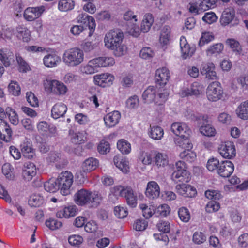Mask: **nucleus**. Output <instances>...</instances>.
I'll return each instance as SVG.
<instances>
[{
    "mask_svg": "<svg viewBox=\"0 0 248 248\" xmlns=\"http://www.w3.org/2000/svg\"><path fill=\"white\" fill-rule=\"evenodd\" d=\"M171 130L179 137H190L191 131L189 127L184 123L174 122L171 124Z\"/></svg>",
    "mask_w": 248,
    "mask_h": 248,
    "instance_id": "14",
    "label": "nucleus"
},
{
    "mask_svg": "<svg viewBox=\"0 0 248 248\" xmlns=\"http://www.w3.org/2000/svg\"><path fill=\"white\" fill-rule=\"evenodd\" d=\"M206 240V236L205 234L202 232L196 231L193 234L192 241L195 244L201 245L203 244Z\"/></svg>",
    "mask_w": 248,
    "mask_h": 248,
    "instance_id": "53",
    "label": "nucleus"
},
{
    "mask_svg": "<svg viewBox=\"0 0 248 248\" xmlns=\"http://www.w3.org/2000/svg\"><path fill=\"white\" fill-rule=\"evenodd\" d=\"M170 28L168 26H164L161 30L159 41L162 46L168 45L170 42Z\"/></svg>",
    "mask_w": 248,
    "mask_h": 248,
    "instance_id": "34",
    "label": "nucleus"
},
{
    "mask_svg": "<svg viewBox=\"0 0 248 248\" xmlns=\"http://www.w3.org/2000/svg\"><path fill=\"white\" fill-rule=\"evenodd\" d=\"M140 207L142 210L143 216L146 219L150 218L153 214H155V207L154 206L148 207L145 204H141Z\"/></svg>",
    "mask_w": 248,
    "mask_h": 248,
    "instance_id": "46",
    "label": "nucleus"
},
{
    "mask_svg": "<svg viewBox=\"0 0 248 248\" xmlns=\"http://www.w3.org/2000/svg\"><path fill=\"white\" fill-rule=\"evenodd\" d=\"M8 90L10 93L14 96H18L21 93V88L18 83L12 81L8 85Z\"/></svg>",
    "mask_w": 248,
    "mask_h": 248,
    "instance_id": "56",
    "label": "nucleus"
},
{
    "mask_svg": "<svg viewBox=\"0 0 248 248\" xmlns=\"http://www.w3.org/2000/svg\"><path fill=\"white\" fill-rule=\"evenodd\" d=\"M220 155L225 158L232 159L236 155V150L233 142L230 141L222 142L218 148Z\"/></svg>",
    "mask_w": 248,
    "mask_h": 248,
    "instance_id": "9",
    "label": "nucleus"
},
{
    "mask_svg": "<svg viewBox=\"0 0 248 248\" xmlns=\"http://www.w3.org/2000/svg\"><path fill=\"white\" fill-rule=\"evenodd\" d=\"M7 116L10 122L14 125L18 124L19 122L18 116L15 109L11 107H7L5 108V116Z\"/></svg>",
    "mask_w": 248,
    "mask_h": 248,
    "instance_id": "36",
    "label": "nucleus"
},
{
    "mask_svg": "<svg viewBox=\"0 0 248 248\" xmlns=\"http://www.w3.org/2000/svg\"><path fill=\"white\" fill-rule=\"evenodd\" d=\"M78 20L79 22L88 27L89 30L88 36L89 37L92 36L96 28V23L94 18L86 14L81 13L78 15Z\"/></svg>",
    "mask_w": 248,
    "mask_h": 248,
    "instance_id": "15",
    "label": "nucleus"
},
{
    "mask_svg": "<svg viewBox=\"0 0 248 248\" xmlns=\"http://www.w3.org/2000/svg\"><path fill=\"white\" fill-rule=\"evenodd\" d=\"M45 189L50 193H54L60 189L57 181L55 179H50L44 184Z\"/></svg>",
    "mask_w": 248,
    "mask_h": 248,
    "instance_id": "41",
    "label": "nucleus"
},
{
    "mask_svg": "<svg viewBox=\"0 0 248 248\" xmlns=\"http://www.w3.org/2000/svg\"><path fill=\"white\" fill-rule=\"evenodd\" d=\"M201 73L208 79H217V73L215 71L214 64L210 62H203L201 66Z\"/></svg>",
    "mask_w": 248,
    "mask_h": 248,
    "instance_id": "17",
    "label": "nucleus"
},
{
    "mask_svg": "<svg viewBox=\"0 0 248 248\" xmlns=\"http://www.w3.org/2000/svg\"><path fill=\"white\" fill-rule=\"evenodd\" d=\"M201 133L207 137H213L216 133L215 129L209 124L202 126L200 128Z\"/></svg>",
    "mask_w": 248,
    "mask_h": 248,
    "instance_id": "57",
    "label": "nucleus"
},
{
    "mask_svg": "<svg viewBox=\"0 0 248 248\" xmlns=\"http://www.w3.org/2000/svg\"><path fill=\"white\" fill-rule=\"evenodd\" d=\"M117 146L118 150L123 154H128L131 150L130 143L124 139L119 140L117 143Z\"/></svg>",
    "mask_w": 248,
    "mask_h": 248,
    "instance_id": "38",
    "label": "nucleus"
},
{
    "mask_svg": "<svg viewBox=\"0 0 248 248\" xmlns=\"http://www.w3.org/2000/svg\"><path fill=\"white\" fill-rule=\"evenodd\" d=\"M233 22L232 25H238L239 20L235 17V11L233 8L225 9L220 18V23L223 26H226Z\"/></svg>",
    "mask_w": 248,
    "mask_h": 248,
    "instance_id": "11",
    "label": "nucleus"
},
{
    "mask_svg": "<svg viewBox=\"0 0 248 248\" xmlns=\"http://www.w3.org/2000/svg\"><path fill=\"white\" fill-rule=\"evenodd\" d=\"M75 2L74 0H60L58 3V9L62 12H67L74 9Z\"/></svg>",
    "mask_w": 248,
    "mask_h": 248,
    "instance_id": "35",
    "label": "nucleus"
},
{
    "mask_svg": "<svg viewBox=\"0 0 248 248\" xmlns=\"http://www.w3.org/2000/svg\"><path fill=\"white\" fill-rule=\"evenodd\" d=\"M46 226L51 230H56L61 228L62 223L54 218H49L46 221Z\"/></svg>",
    "mask_w": 248,
    "mask_h": 248,
    "instance_id": "52",
    "label": "nucleus"
},
{
    "mask_svg": "<svg viewBox=\"0 0 248 248\" xmlns=\"http://www.w3.org/2000/svg\"><path fill=\"white\" fill-rule=\"evenodd\" d=\"M180 46L182 57L184 59L191 57L195 52V48L190 46L187 40L184 36H182L180 38Z\"/></svg>",
    "mask_w": 248,
    "mask_h": 248,
    "instance_id": "18",
    "label": "nucleus"
},
{
    "mask_svg": "<svg viewBox=\"0 0 248 248\" xmlns=\"http://www.w3.org/2000/svg\"><path fill=\"white\" fill-rule=\"evenodd\" d=\"M155 96V104L157 105L161 106L164 104L167 100L169 93L166 89H159L156 90Z\"/></svg>",
    "mask_w": 248,
    "mask_h": 248,
    "instance_id": "33",
    "label": "nucleus"
},
{
    "mask_svg": "<svg viewBox=\"0 0 248 248\" xmlns=\"http://www.w3.org/2000/svg\"><path fill=\"white\" fill-rule=\"evenodd\" d=\"M12 135V131L7 122L0 118V139L8 142L11 140Z\"/></svg>",
    "mask_w": 248,
    "mask_h": 248,
    "instance_id": "19",
    "label": "nucleus"
},
{
    "mask_svg": "<svg viewBox=\"0 0 248 248\" xmlns=\"http://www.w3.org/2000/svg\"><path fill=\"white\" fill-rule=\"evenodd\" d=\"M178 214L180 219L184 222H188L190 219V214L186 207H180L178 211Z\"/></svg>",
    "mask_w": 248,
    "mask_h": 248,
    "instance_id": "48",
    "label": "nucleus"
},
{
    "mask_svg": "<svg viewBox=\"0 0 248 248\" xmlns=\"http://www.w3.org/2000/svg\"><path fill=\"white\" fill-rule=\"evenodd\" d=\"M191 93L192 95L198 96L202 94L203 91V86L197 82H193L190 86Z\"/></svg>",
    "mask_w": 248,
    "mask_h": 248,
    "instance_id": "58",
    "label": "nucleus"
},
{
    "mask_svg": "<svg viewBox=\"0 0 248 248\" xmlns=\"http://www.w3.org/2000/svg\"><path fill=\"white\" fill-rule=\"evenodd\" d=\"M112 192L116 196L124 197L127 205L134 208L137 205L138 198L133 189L129 186H116L113 188Z\"/></svg>",
    "mask_w": 248,
    "mask_h": 248,
    "instance_id": "5",
    "label": "nucleus"
},
{
    "mask_svg": "<svg viewBox=\"0 0 248 248\" xmlns=\"http://www.w3.org/2000/svg\"><path fill=\"white\" fill-rule=\"evenodd\" d=\"M36 174L35 165L31 162L26 163L23 170L22 175L24 179L27 181H31Z\"/></svg>",
    "mask_w": 248,
    "mask_h": 248,
    "instance_id": "23",
    "label": "nucleus"
},
{
    "mask_svg": "<svg viewBox=\"0 0 248 248\" xmlns=\"http://www.w3.org/2000/svg\"><path fill=\"white\" fill-rule=\"evenodd\" d=\"M234 166L233 163L229 160L222 161L217 170V174L223 178L230 177L233 172Z\"/></svg>",
    "mask_w": 248,
    "mask_h": 248,
    "instance_id": "16",
    "label": "nucleus"
},
{
    "mask_svg": "<svg viewBox=\"0 0 248 248\" xmlns=\"http://www.w3.org/2000/svg\"><path fill=\"white\" fill-rule=\"evenodd\" d=\"M62 60L65 65L68 66H77L83 61V50L77 47L67 49L63 53Z\"/></svg>",
    "mask_w": 248,
    "mask_h": 248,
    "instance_id": "4",
    "label": "nucleus"
},
{
    "mask_svg": "<svg viewBox=\"0 0 248 248\" xmlns=\"http://www.w3.org/2000/svg\"><path fill=\"white\" fill-rule=\"evenodd\" d=\"M175 170L171 174V179L176 183H182L176 186L177 192L185 197H193L197 194L196 189L185 183L190 181V173L187 170V166L183 161H178L175 163Z\"/></svg>",
    "mask_w": 248,
    "mask_h": 248,
    "instance_id": "1",
    "label": "nucleus"
},
{
    "mask_svg": "<svg viewBox=\"0 0 248 248\" xmlns=\"http://www.w3.org/2000/svg\"><path fill=\"white\" fill-rule=\"evenodd\" d=\"M237 116L242 120H248V100L242 102L236 108Z\"/></svg>",
    "mask_w": 248,
    "mask_h": 248,
    "instance_id": "30",
    "label": "nucleus"
},
{
    "mask_svg": "<svg viewBox=\"0 0 248 248\" xmlns=\"http://www.w3.org/2000/svg\"><path fill=\"white\" fill-rule=\"evenodd\" d=\"M86 140V133L85 132H78L76 133L71 138L72 142L76 144H82Z\"/></svg>",
    "mask_w": 248,
    "mask_h": 248,
    "instance_id": "47",
    "label": "nucleus"
},
{
    "mask_svg": "<svg viewBox=\"0 0 248 248\" xmlns=\"http://www.w3.org/2000/svg\"><path fill=\"white\" fill-rule=\"evenodd\" d=\"M93 80L95 85L105 88L113 84L114 77L108 73H103L95 75L93 77Z\"/></svg>",
    "mask_w": 248,
    "mask_h": 248,
    "instance_id": "12",
    "label": "nucleus"
},
{
    "mask_svg": "<svg viewBox=\"0 0 248 248\" xmlns=\"http://www.w3.org/2000/svg\"><path fill=\"white\" fill-rule=\"evenodd\" d=\"M26 97L27 101L31 106L33 107L39 106L38 99L33 93L31 92H27Z\"/></svg>",
    "mask_w": 248,
    "mask_h": 248,
    "instance_id": "62",
    "label": "nucleus"
},
{
    "mask_svg": "<svg viewBox=\"0 0 248 248\" xmlns=\"http://www.w3.org/2000/svg\"><path fill=\"white\" fill-rule=\"evenodd\" d=\"M214 39V36L212 32H202L200 38L199 45L200 46H203L205 44H208Z\"/></svg>",
    "mask_w": 248,
    "mask_h": 248,
    "instance_id": "55",
    "label": "nucleus"
},
{
    "mask_svg": "<svg viewBox=\"0 0 248 248\" xmlns=\"http://www.w3.org/2000/svg\"><path fill=\"white\" fill-rule=\"evenodd\" d=\"M43 201L42 197L39 196L38 195H33L30 197L28 202L30 206L33 207H39L43 204Z\"/></svg>",
    "mask_w": 248,
    "mask_h": 248,
    "instance_id": "59",
    "label": "nucleus"
},
{
    "mask_svg": "<svg viewBox=\"0 0 248 248\" xmlns=\"http://www.w3.org/2000/svg\"><path fill=\"white\" fill-rule=\"evenodd\" d=\"M61 62V58L55 53L48 54L43 58V63L47 67L56 66Z\"/></svg>",
    "mask_w": 248,
    "mask_h": 248,
    "instance_id": "26",
    "label": "nucleus"
},
{
    "mask_svg": "<svg viewBox=\"0 0 248 248\" xmlns=\"http://www.w3.org/2000/svg\"><path fill=\"white\" fill-rule=\"evenodd\" d=\"M113 161L115 166L124 173H126L129 171L128 161L125 158H123L122 156L119 155H115L114 157Z\"/></svg>",
    "mask_w": 248,
    "mask_h": 248,
    "instance_id": "31",
    "label": "nucleus"
},
{
    "mask_svg": "<svg viewBox=\"0 0 248 248\" xmlns=\"http://www.w3.org/2000/svg\"><path fill=\"white\" fill-rule=\"evenodd\" d=\"M67 110V106L62 103H56L52 108L51 116L57 119L63 117Z\"/></svg>",
    "mask_w": 248,
    "mask_h": 248,
    "instance_id": "28",
    "label": "nucleus"
},
{
    "mask_svg": "<svg viewBox=\"0 0 248 248\" xmlns=\"http://www.w3.org/2000/svg\"><path fill=\"white\" fill-rule=\"evenodd\" d=\"M145 194L150 199H155L160 195V187L155 181H150L148 183Z\"/></svg>",
    "mask_w": 248,
    "mask_h": 248,
    "instance_id": "21",
    "label": "nucleus"
},
{
    "mask_svg": "<svg viewBox=\"0 0 248 248\" xmlns=\"http://www.w3.org/2000/svg\"><path fill=\"white\" fill-rule=\"evenodd\" d=\"M170 211V207L166 204H163L155 208L154 213L156 217H166Z\"/></svg>",
    "mask_w": 248,
    "mask_h": 248,
    "instance_id": "44",
    "label": "nucleus"
},
{
    "mask_svg": "<svg viewBox=\"0 0 248 248\" xmlns=\"http://www.w3.org/2000/svg\"><path fill=\"white\" fill-rule=\"evenodd\" d=\"M189 137H180L176 140V143L180 147L185 149V150L192 149L193 144L190 140Z\"/></svg>",
    "mask_w": 248,
    "mask_h": 248,
    "instance_id": "42",
    "label": "nucleus"
},
{
    "mask_svg": "<svg viewBox=\"0 0 248 248\" xmlns=\"http://www.w3.org/2000/svg\"><path fill=\"white\" fill-rule=\"evenodd\" d=\"M170 77V72L167 68L163 67L158 68L155 72V82L156 85L163 87L169 82Z\"/></svg>",
    "mask_w": 248,
    "mask_h": 248,
    "instance_id": "10",
    "label": "nucleus"
},
{
    "mask_svg": "<svg viewBox=\"0 0 248 248\" xmlns=\"http://www.w3.org/2000/svg\"><path fill=\"white\" fill-rule=\"evenodd\" d=\"M16 60L18 65V70L20 72L26 73L31 70L29 65L19 54H16Z\"/></svg>",
    "mask_w": 248,
    "mask_h": 248,
    "instance_id": "43",
    "label": "nucleus"
},
{
    "mask_svg": "<svg viewBox=\"0 0 248 248\" xmlns=\"http://www.w3.org/2000/svg\"><path fill=\"white\" fill-rule=\"evenodd\" d=\"M59 187L60 192L63 195L70 193V188L73 182V175L68 171L61 172L56 179Z\"/></svg>",
    "mask_w": 248,
    "mask_h": 248,
    "instance_id": "6",
    "label": "nucleus"
},
{
    "mask_svg": "<svg viewBox=\"0 0 248 248\" xmlns=\"http://www.w3.org/2000/svg\"><path fill=\"white\" fill-rule=\"evenodd\" d=\"M20 147L24 156L28 159H31L33 157L34 153L30 143L24 142L21 144Z\"/></svg>",
    "mask_w": 248,
    "mask_h": 248,
    "instance_id": "40",
    "label": "nucleus"
},
{
    "mask_svg": "<svg viewBox=\"0 0 248 248\" xmlns=\"http://www.w3.org/2000/svg\"><path fill=\"white\" fill-rule=\"evenodd\" d=\"M124 34L119 30H110L108 32L104 38L105 46L114 50V55L120 57L124 55L126 46L122 44Z\"/></svg>",
    "mask_w": 248,
    "mask_h": 248,
    "instance_id": "2",
    "label": "nucleus"
},
{
    "mask_svg": "<svg viewBox=\"0 0 248 248\" xmlns=\"http://www.w3.org/2000/svg\"><path fill=\"white\" fill-rule=\"evenodd\" d=\"M97 149L99 153L106 154L110 151V145L108 141L101 140L97 146Z\"/></svg>",
    "mask_w": 248,
    "mask_h": 248,
    "instance_id": "64",
    "label": "nucleus"
},
{
    "mask_svg": "<svg viewBox=\"0 0 248 248\" xmlns=\"http://www.w3.org/2000/svg\"><path fill=\"white\" fill-rule=\"evenodd\" d=\"M76 208L75 206H70L65 207L59 209L56 213V216L59 218H69L76 215Z\"/></svg>",
    "mask_w": 248,
    "mask_h": 248,
    "instance_id": "32",
    "label": "nucleus"
},
{
    "mask_svg": "<svg viewBox=\"0 0 248 248\" xmlns=\"http://www.w3.org/2000/svg\"><path fill=\"white\" fill-rule=\"evenodd\" d=\"M0 60L5 67L10 66L14 61L13 53L7 48L0 49Z\"/></svg>",
    "mask_w": 248,
    "mask_h": 248,
    "instance_id": "22",
    "label": "nucleus"
},
{
    "mask_svg": "<svg viewBox=\"0 0 248 248\" xmlns=\"http://www.w3.org/2000/svg\"><path fill=\"white\" fill-rule=\"evenodd\" d=\"M179 155L180 158L184 160L182 161L185 164V161L192 162L196 158V154L191 151V149L185 150L180 153Z\"/></svg>",
    "mask_w": 248,
    "mask_h": 248,
    "instance_id": "39",
    "label": "nucleus"
},
{
    "mask_svg": "<svg viewBox=\"0 0 248 248\" xmlns=\"http://www.w3.org/2000/svg\"><path fill=\"white\" fill-rule=\"evenodd\" d=\"M154 158L155 163L157 166H165L168 164V156L166 155L157 153Z\"/></svg>",
    "mask_w": 248,
    "mask_h": 248,
    "instance_id": "50",
    "label": "nucleus"
},
{
    "mask_svg": "<svg viewBox=\"0 0 248 248\" xmlns=\"http://www.w3.org/2000/svg\"><path fill=\"white\" fill-rule=\"evenodd\" d=\"M14 169L10 163H5L2 167V172L8 179H13L14 178L13 173Z\"/></svg>",
    "mask_w": 248,
    "mask_h": 248,
    "instance_id": "54",
    "label": "nucleus"
},
{
    "mask_svg": "<svg viewBox=\"0 0 248 248\" xmlns=\"http://www.w3.org/2000/svg\"><path fill=\"white\" fill-rule=\"evenodd\" d=\"M154 22V18L153 15L151 13L145 14L141 23V31L143 33L148 32L153 24Z\"/></svg>",
    "mask_w": 248,
    "mask_h": 248,
    "instance_id": "29",
    "label": "nucleus"
},
{
    "mask_svg": "<svg viewBox=\"0 0 248 248\" xmlns=\"http://www.w3.org/2000/svg\"><path fill=\"white\" fill-rule=\"evenodd\" d=\"M226 44L229 46L233 52L236 54H240L242 51V47L239 42L234 39H228L226 41Z\"/></svg>",
    "mask_w": 248,
    "mask_h": 248,
    "instance_id": "45",
    "label": "nucleus"
},
{
    "mask_svg": "<svg viewBox=\"0 0 248 248\" xmlns=\"http://www.w3.org/2000/svg\"><path fill=\"white\" fill-rule=\"evenodd\" d=\"M16 36L24 42L28 43L31 39V31L24 25H19L16 27Z\"/></svg>",
    "mask_w": 248,
    "mask_h": 248,
    "instance_id": "25",
    "label": "nucleus"
},
{
    "mask_svg": "<svg viewBox=\"0 0 248 248\" xmlns=\"http://www.w3.org/2000/svg\"><path fill=\"white\" fill-rule=\"evenodd\" d=\"M45 10L44 6L27 8L23 14L24 18L28 21H32L41 16Z\"/></svg>",
    "mask_w": 248,
    "mask_h": 248,
    "instance_id": "13",
    "label": "nucleus"
},
{
    "mask_svg": "<svg viewBox=\"0 0 248 248\" xmlns=\"http://www.w3.org/2000/svg\"><path fill=\"white\" fill-rule=\"evenodd\" d=\"M121 117V113L118 111L114 110L108 113L104 117L105 125L108 128L115 126L118 124Z\"/></svg>",
    "mask_w": 248,
    "mask_h": 248,
    "instance_id": "20",
    "label": "nucleus"
},
{
    "mask_svg": "<svg viewBox=\"0 0 248 248\" xmlns=\"http://www.w3.org/2000/svg\"><path fill=\"white\" fill-rule=\"evenodd\" d=\"M156 89L153 86H149L142 93V99L145 103H151L154 102L155 104Z\"/></svg>",
    "mask_w": 248,
    "mask_h": 248,
    "instance_id": "27",
    "label": "nucleus"
},
{
    "mask_svg": "<svg viewBox=\"0 0 248 248\" xmlns=\"http://www.w3.org/2000/svg\"><path fill=\"white\" fill-rule=\"evenodd\" d=\"M44 88L46 92L59 95L65 94L68 90L63 83L57 80H46L44 83Z\"/></svg>",
    "mask_w": 248,
    "mask_h": 248,
    "instance_id": "8",
    "label": "nucleus"
},
{
    "mask_svg": "<svg viewBox=\"0 0 248 248\" xmlns=\"http://www.w3.org/2000/svg\"><path fill=\"white\" fill-rule=\"evenodd\" d=\"M220 162L219 160L215 157H212L208 159L206 167L207 169L210 171H214L216 170L217 172V170L220 166Z\"/></svg>",
    "mask_w": 248,
    "mask_h": 248,
    "instance_id": "51",
    "label": "nucleus"
},
{
    "mask_svg": "<svg viewBox=\"0 0 248 248\" xmlns=\"http://www.w3.org/2000/svg\"><path fill=\"white\" fill-rule=\"evenodd\" d=\"M158 230L164 233L170 232V225L169 221L160 220L156 225Z\"/></svg>",
    "mask_w": 248,
    "mask_h": 248,
    "instance_id": "60",
    "label": "nucleus"
},
{
    "mask_svg": "<svg viewBox=\"0 0 248 248\" xmlns=\"http://www.w3.org/2000/svg\"><path fill=\"white\" fill-rule=\"evenodd\" d=\"M205 196L208 199L215 201L219 200L221 197V195L220 192L215 190H206L205 192Z\"/></svg>",
    "mask_w": 248,
    "mask_h": 248,
    "instance_id": "61",
    "label": "nucleus"
},
{
    "mask_svg": "<svg viewBox=\"0 0 248 248\" xmlns=\"http://www.w3.org/2000/svg\"><path fill=\"white\" fill-rule=\"evenodd\" d=\"M164 135V130L160 126L150 125V137L155 140H161Z\"/></svg>",
    "mask_w": 248,
    "mask_h": 248,
    "instance_id": "37",
    "label": "nucleus"
},
{
    "mask_svg": "<svg viewBox=\"0 0 248 248\" xmlns=\"http://www.w3.org/2000/svg\"><path fill=\"white\" fill-rule=\"evenodd\" d=\"M220 208V204L217 201H211L206 205L205 210L208 213H212L218 211Z\"/></svg>",
    "mask_w": 248,
    "mask_h": 248,
    "instance_id": "63",
    "label": "nucleus"
},
{
    "mask_svg": "<svg viewBox=\"0 0 248 248\" xmlns=\"http://www.w3.org/2000/svg\"><path fill=\"white\" fill-rule=\"evenodd\" d=\"M102 200L103 197L98 192L93 193L91 190L85 188L78 190L74 195L75 203L81 206L90 205L91 207L96 208Z\"/></svg>",
    "mask_w": 248,
    "mask_h": 248,
    "instance_id": "3",
    "label": "nucleus"
},
{
    "mask_svg": "<svg viewBox=\"0 0 248 248\" xmlns=\"http://www.w3.org/2000/svg\"><path fill=\"white\" fill-rule=\"evenodd\" d=\"M223 90L219 82L211 83L206 89V96L208 100L211 102H216L222 98Z\"/></svg>",
    "mask_w": 248,
    "mask_h": 248,
    "instance_id": "7",
    "label": "nucleus"
},
{
    "mask_svg": "<svg viewBox=\"0 0 248 248\" xmlns=\"http://www.w3.org/2000/svg\"><path fill=\"white\" fill-rule=\"evenodd\" d=\"M224 46L222 43H217L211 46L206 50L207 55L220 54L223 50Z\"/></svg>",
    "mask_w": 248,
    "mask_h": 248,
    "instance_id": "49",
    "label": "nucleus"
},
{
    "mask_svg": "<svg viewBox=\"0 0 248 248\" xmlns=\"http://www.w3.org/2000/svg\"><path fill=\"white\" fill-rule=\"evenodd\" d=\"M99 166V161L93 157L86 159L82 165V170L84 173H89L95 170Z\"/></svg>",
    "mask_w": 248,
    "mask_h": 248,
    "instance_id": "24",
    "label": "nucleus"
}]
</instances>
